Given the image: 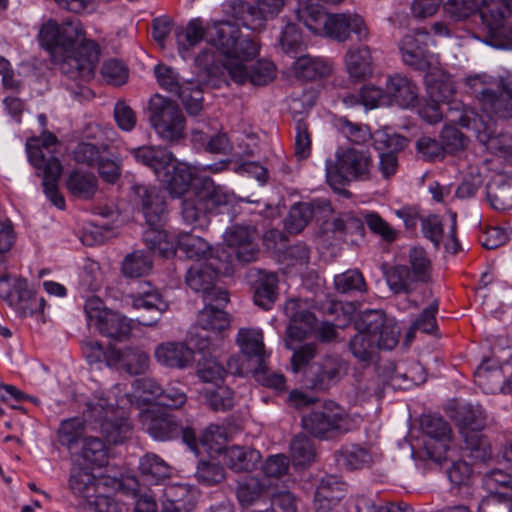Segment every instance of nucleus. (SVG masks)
<instances>
[{"instance_id":"f257e3e1","label":"nucleus","mask_w":512,"mask_h":512,"mask_svg":"<svg viewBox=\"0 0 512 512\" xmlns=\"http://www.w3.org/2000/svg\"><path fill=\"white\" fill-rule=\"evenodd\" d=\"M135 161L153 171L173 198L184 196L194 179L191 167L178 161L162 146H140L129 150Z\"/></svg>"},{"instance_id":"f03ea898","label":"nucleus","mask_w":512,"mask_h":512,"mask_svg":"<svg viewBox=\"0 0 512 512\" xmlns=\"http://www.w3.org/2000/svg\"><path fill=\"white\" fill-rule=\"evenodd\" d=\"M208 43L225 57L224 68L232 60L254 59L259 52L257 40L243 35L239 26L228 20L208 22Z\"/></svg>"},{"instance_id":"7ed1b4c3","label":"nucleus","mask_w":512,"mask_h":512,"mask_svg":"<svg viewBox=\"0 0 512 512\" xmlns=\"http://www.w3.org/2000/svg\"><path fill=\"white\" fill-rule=\"evenodd\" d=\"M57 144L52 133L43 136L40 146H27L30 163L42 172V186L46 197L58 209L65 208V199L58 191V182L62 173V164L51 149Z\"/></svg>"},{"instance_id":"20e7f679","label":"nucleus","mask_w":512,"mask_h":512,"mask_svg":"<svg viewBox=\"0 0 512 512\" xmlns=\"http://www.w3.org/2000/svg\"><path fill=\"white\" fill-rule=\"evenodd\" d=\"M477 12L486 30L483 42L497 49H512V26L507 22L512 0H481Z\"/></svg>"},{"instance_id":"39448f33","label":"nucleus","mask_w":512,"mask_h":512,"mask_svg":"<svg viewBox=\"0 0 512 512\" xmlns=\"http://www.w3.org/2000/svg\"><path fill=\"white\" fill-rule=\"evenodd\" d=\"M373 162L368 150L348 148L337 155V161L326 165V177L331 187L338 189L353 180H368Z\"/></svg>"},{"instance_id":"423d86ee","label":"nucleus","mask_w":512,"mask_h":512,"mask_svg":"<svg viewBox=\"0 0 512 512\" xmlns=\"http://www.w3.org/2000/svg\"><path fill=\"white\" fill-rule=\"evenodd\" d=\"M119 399L113 391L108 394L103 392L96 395V401L88 403L89 417L101 425V430L109 441L114 444L122 443L130 434L132 426L123 415L116 417V408Z\"/></svg>"},{"instance_id":"0eeeda50","label":"nucleus","mask_w":512,"mask_h":512,"mask_svg":"<svg viewBox=\"0 0 512 512\" xmlns=\"http://www.w3.org/2000/svg\"><path fill=\"white\" fill-rule=\"evenodd\" d=\"M148 109L149 121L160 138L176 142L183 137L185 116L175 101L155 94L149 100Z\"/></svg>"},{"instance_id":"6e6552de","label":"nucleus","mask_w":512,"mask_h":512,"mask_svg":"<svg viewBox=\"0 0 512 512\" xmlns=\"http://www.w3.org/2000/svg\"><path fill=\"white\" fill-rule=\"evenodd\" d=\"M302 427L314 437L328 439L335 433H346L353 429V419L344 408L333 401L302 417Z\"/></svg>"},{"instance_id":"1a4fd4ad","label":"nucleus","mask_w":512,"mask_h":512,"mask_svg":"<svg viewBox=\"0 0 512 512\" xmlns=\"http://www.w3.org/2000/svg\"><path fill=\"white\" fill-rule=\"evenodd\" d=\"M230 271L231 267L224 265L221 261L194 264L188 269L185 282L196 293L202 294L204 303L215 300L218 304H227L229 301L228 292L215 287L214 283L219 274H227Z\"/></svg>"},{"instance_id":"9d476101","label":"nucleus","mask_w":512,"mask_h":512,"mask_svg":"<svg viewBox=\"0 0 512 512\" xmlns=\"http://www.w3.org/2000/svg\"><path fill=\"white\" fill-rule=\"evenodd\" d=\"M84 37L82 24L76 18L69 19L61 25L50 19L41 26L38 33L40 46L52 56L71 51Z\"/></svg>"},{"instance_id":"9b49d317","label":"nucleus","mask_w":512,"mask_h":512,"mask_svg":"<svg viewBox=\"0 0 512 512\" xmlns=\"http://www.w3.org/2000/svg\"><path fill=\"white\" fill-rule=\"evenodd\" d=\"M283 6L284 0H231L226 12L242 26L252 31H261L266 21L275 17Z\"/></svg>"},{"instance_id":"f8f14e48","label":"nucleus","mask_w":512,"mask_h":512,"mask_svg":"<svg viewBox=\"0 0 512 512\" xmlns=\"http://www.w3.org/2000/svg\"><path fill=\"white\" fill-rule=\"evenodd\" d=\"M146 431L159 441H168L181 435L183 442L192 452L197 451L196 432L191 427L183 428L177 418L162 410H150L144 415Z\"/></svg>"},{"instance_id":"ddd939ff","label":"nucleus","mask_w":512,"mask_h":512,"mask_svg":"<svg viewBox=\"0 0 512 512\" xmlns=\"http://www.w3.org/2000/svg\"><path fill=\"white\" fill-rule=\"evenodd\" d=\"M62 57L61 72L72 80H88L92 77L98 61L99 46L85 37L71 51L59 53Z\"/></svg>"},{"instance_id":"4468645a","label":"nucleus","mask_w":512,"mask_h":512,"mask_svg":"<svg viewBox=\"0 0 512 512\" xmlns=\"http://www.w3.org/2000/svg\"><path fill=\"white\" fill-rule=\"evenodd\" d=\"M357 331L380 339L384 350L394 349L399 342L400 328L393 319H388L382 310H365L354 321Z\"/></svg>"},{"instance_id":"2eb2a0df","label":"nucleus","mask_w":512,"mask_h":512,"mask_svg":"<svg viewBox=\"0 0 512 512\" xmlns=\"http://www.w3.org/2000/svg\"><path fill=\"white\" fill-rule=\"evenodd\" d=\"M421 429L429 438L424 443L427 457L432 461L442 464L447 459V451L451 440L450 424L438 414H426L420 420Z\"/></svg>"},{"instance_id":"dca6fc26","label":"nucleus","mask_w":512,"mask_h":512,"mask_svg":"<svg viewBox=\"0 0 512 512\" xmlns=\"http://www.w3.org/2000/svg\"><path fill=\"white\" fill-rule=\"evenodd\" d=\"M430 33L425 29H415L405 35L399 43L403 62L415 70L426 72L432 65L433 54L428 50Z\"/></svg>"},{"instance_id":"f3484780","label":"nucleus","mask_w":512,"mask_h":512,"mask_svg":"<svg viewBox=\"0 0 512 512\" xmlns=\"http://www.w3.org/2000/svg\"><path fill=\"white\" fill-rule=\"evenodd\" d=\"M257 236L256 228L236 224L226 230L224 239L233 250L236 259L240 263L248 264L256 261L259 255Z\"/></svg>"},{"instance_id":"a211bd4d","label":"nucleus","mask_w":512,"mask_h":512,"mask_svg":"<svg viewBox=\"0 0 512 512\" xmlns=\"http://www.w3.org/2000/svg\"><path fill=\"white\" fill-rule=\"evenodd\" d=\"M251 59L232 60L226 64V70L231 79L244 84L250 82L255 86L267 85L275 77V66L267 60H260L251 66L245 64Z\"/></svg>"},{"instance_id":"6ab92c4d","label":"nucleus","mask_w":512,"mask_h":512,"mask_svg":"<svg viewBox=\"0 0 512 512\" xmlns=\"http://www.w3.org/2000/svg\"><path fill=\"white\" fill-rule=\"evenodd\" d=\"M134 200L142 206L146 223L150 229H159L166 217V204L154 187L135 183L131 186Z\"/></svg>"},{"instance_id":"aec40b11","label":"nucleus","mask_w":512,"mask_h":512,"mask_svg":"<svg viewBox=\"0 0 512 512\" xmlns=\"http://www.w3.org/2000/svg\"><path fill=\"white\" fill-rule=\"evenodd\" d=\"M353 32L359 41H366L369 31L361 16L351 13L329 14L326 36L339 42L346 41Z\"/></svg>"},{"instance_id":"412c9836","label":"nucleus","mask_w":512,"mask_h":512,"mask_svg":"<svg viewBox=\"0 0 512 512\" xmlns=\"http://www.w3.org/2000/svg\"><path fill=\"white\" fill-rule=\"evenodd\" d=\"M496 87L481 99V109L490 117L509 119L512 117V76L501 78Z\"/></svg>"},{"instance_id":"4be33fe9","label":"nucleus","mask_w":512,"mask_h":512,"mask_svg":"<svg viewBox=\"0 0 512 512\" xmlns=\"http://www.w3.org/2000/svg\"><path fill=\"white\" fill-rule=\"evenodd\" d=\"M385 96L388 104L408 109L418 103L419 89L411 79L397 73L387 78Z\"/></svg>"},{"instance_id":"5701e85b","label":"nucleus","mask_w":512,"mask_h":512,"mask_svg":"<svg viewBox=\"0 0 512 512\" xmlns=\"http://www.w3.org/2000/svg\"><path fill=\"white\" fill-rule=\"evenodd\" d=\"M314 388L325 390L336 384L348 370L347 362L339 355H326L311 366Z\"/></svg>"},{"instance_id":"b1692460","label":"nucleus","mask_w":512,"mask_h":512,"mask_svg":"<svg viewBox=\"0 0 512 512\" xmlns=\"http://www.w3.org/2000/svg\"><path fill=\"white\" fill-rule=\"evenodd\" d=\"M149 362L148 354L138 347H125L124 349L114 347L108 354V367L123 370L130 375L145 373Z\"/></svg>"},{"instance_id":"393cba45","label":"nucleus","mask_w":512,"mask_h":512,"mask_svg":"<svg viewBox=\"0 0 512 512\" xmlns=\"http://www.w3.org/2000/svg\"><path fill=\"white\" fill-rule=\"evenodd\" d=\"M130 297L132 299L133 308L137 310L143 309L152 314L150 318H138V322L144 326L156 324L162 313L169 307L159 291L152 289L149 283H145V288L132 294Z\"/></svg>"},{"instance_id":"a878e982","label":"nucleus","mask_w":512,"mask_h":512,"mask_svg":"<svg viewBox=\"0 0 512 512\" xmlns=\"http://www.w3.org/2000/svg\"><path fill=\"white\" fill-rule=\"evenodd\" d=\"M223 462L235 473H250L261 462V453L251 446L231 445L222 451Z\"/></svg>"},{"instance_id":"bb28decb","label":"nucleus","mask_w":512,"mask_h":512,"mask_svg":"<svg viewBox=\"0 0 512 512\" xmlns=\"http://www.w3.org/2000/svg\"><path fill=\"white\" fill-rule=\"evenodd\" d=\"M155 358L163 366L184 369L194 361V352L181 342H166L155 349Z\"/></svg>"},{"instance_id":"cd10ccee","label":"nucleus","mask_w":512,"mask_h":512,"mask_svg":"<svg viewBox=\"0 0 512 512\" xmlns=\"http://www.w3.org/2000/svg\"><path fill=\"white\" fill-rule=\"evenodd\" d=\"M311 106H305L301 99L292 98L290 110L295 119V144L294 154L298 159H306L311 154L312 139L308 130V124L301 116L303 112H307Z\"/></svg>"},{"instance_id":"c85d7f7f","label":"nucleus","mask_w":512,"mask_h":512,"mask_svg":"<svg viewBox=\"0 0 512 512\" xmlns=\"http://www.w3.org/2000/svg\"><path fill=\"white\" fill-rule=\"evenodd\" d=\"M345 66L349 77L356 82L373 74V59L368 46L351 47L345 54Z\"/></svg>"},{"instance_id":"c756f323","label":"nucleus","mask_w":512,"mask_h":512,"mask_svg":"<svg viewBox=\"0 0 512 512\" xmlns=\"http://www.w3.org/2000/svg\"><path fill=\"white\" fill-rule=\"evenodd\" d=\"M95 325L101 335L117 341L127 339L132 330L130 321L125 316L110 309L102 310Z\"/></svg>"},{"instance_id":"7c9ffc66","label":"nucleus","mask_w":512,"mask_h":512,"mask_svg":"<svg viewBox=\"0 0 512 512\" xmlns=\"http://www.w3.org/2000/svg\"><path fill=\"white\" fill-rule=\"evenodd\" d=\"M344 483L329 476L321 480L315 491L314 509L316 512H330L344 497Z\"/></svg>"},{"instance_id":"2f4dec72","label":"nucleus","mask_w":512,"mask_h":512,"mask_svg":"<svg viewBox=\"0 0 512 512\" xmlns=\"http://www.w3.org/2000/svg\"><path fill=\"white\" fill-rule=\"evenodd\" d=\"M208 22L204 25L200 18L191 19L187 25L176 31V40L179 53L183 59L188 58L190 49H193L204 39L208 40Z\"/></svg>"},{"instance_id":"473e14b6","label":"nucleus","mask_w":512,"mask_h":512,"mask_svg":"<svg viewBox=\"0 0 512 512\" xmlns=\"http://www.w3.org/2000/svg\"><path fill=\"white\" fill-rule=\"evenodd\" d=\"M178 250L185 257L200 261L209 260V262L220 261V255L214 257L215 250L202 237L191 233H180L177 238ZM218 253V250H216Z\"/></svg>"},{"instance_id":"72a5a7b5","label":"nucleus","mask_w":512,"mask_h":512,"mask_svg":"<svg viewBox=\"0 0 512 512\" xmlns=\"http://www.w3.org/2000/svg\"><path fill=\"white\" fill-rule=\"evenodd\" d=\"M386 283L395 294H410L420 282L407 265L382 266Z\"/></svg>"},{"instance_id":"f704fd0d","label":"nucleus","mask_w":512,"mask_h":512,"mask_svg":"<svg viewBox=\"0 0 512 512\" xmlns=\"http://www.w3.org/2000/svg\"><path fill=\"white\" fill-rule=\"evenodd\" d=\"M278 297V277L276 273L258 271L254 281V303L264 310H269Z\"/></svg>"},{"instance_id":"c9c22d12","label":"nucleus","mask_w":512,"mask_h":512,"mask_svg":"<svg viewBox=\"0 0 512 512\" xmlns=\"http://www.w3.org/2000/svg\"><path fill=\"white\" fill-rule=\"evenodd\" d=\"M100 479H97L88 468L75 464L70 473L69 487L76 496L87 500L95 498L100 494Z\"/></svg>"},{"instance_id":"e433bc0d","label":"nucleus","mask_w":512,"mask_h":512,"mask_svg":"<svg viewBox=\"0 0 512 512\" xmlns=\"http://www.w3.org/2000/svg\"><path fill=\"white\" fill-rule=\"evenodd\" d=\"M197 191L209 214L221 212L222 208L230 205L233 201V194L217 185L209 177L203 178L201 187Z\"/></svg>"},{"instance_id":"4c0bfd02","label":"nucleus","mask_w":512,"mask_h":512,"mask_svg":"<svg viewBox=\"0 0 512 512\" xmlns=\"http://www.w3.org/2000/svg\"><path fill=\"white\" fill-rule=\"evenodd\" d=\"M451 419L460 430H482L486 425L485 410L479 404H459L451 410Z\"/></svg>"},{"instance_id":"58836bf2","label":"nucleus","mask_w":512,"mask_h":512,"mask_svg":"<svg viewBox=\"0 0 512 512\" xmlns=\"http://www.w3.org/2000/svg\"><path fill=\"white\" fill-rule=\"evenodd\" d=\"M294 71L297 78L313 81L328 77L332 72V63L321 57L302 55L294 62Z\"/></svg>"},{"instance_id":"ea45409f","label":"nucleus","mask_w":512,"mask_h":512,"mask_svg":"<svg viewBox=\"0 0 512 512\" xmlns=\"http://www.w3.org/2000/svg\"><path fill=\"white\" fill-rule=\"evenodd\" d=\"M161 512H190L195 507L194 494L185 485H172L164 489Z\"/></svg>"},{"instance_id":"a19ab883","label":"nucleus","mask_w":512,"mask_h":512,"mask_svg":"<svg viewBox=\"0 0 512 512\" xmlns=\"http://www.w3.org/2000/svg\"><path fill=\"white\" fill-rule=\"evenodd\" d=\"M204 308L197 317V326L203 331L220 332L229 326L228 314L221 308L225 304H218L215 300L204 303Z\"/></svg>"},{"instance_id":"79ce46f5","label":"nucleus","mask_w":512,"mask_h":512,"mask_svg":"<svg viewBox=\"0 0 512 512\" xmlns=\"http://www.w3.org/2000/svg\"><path fill=\"white\" fill-rule=\"evenodd\" d=\"M139 471L145 481L158 484L172 474L171 466L154 453H146L139 460Z\"/></svg>"},{"instance_id":"37998d69","label":"nucleus","mask_w":512,"mask_h":512,"mask_svg":"<svg viewBox=\"0 0 512 512\" xmlns=\"http://www.w3.org/2000/svg\"><path fill=\"white\" fill-rule=\"evenodd\" d=\"M97 183V178L93 173L74 170L66 180V188L72 196L89 200L97 191Z\"/></svg>"},{"instance_id":"c03bdc74","label":"nucleus","mask_w":512,"mask_h":512,"mask_svg":"<svg viewBox=\"0 0 512 512\" xmlns=\"http://www.w3.org/2000/svg\"><path fill=\"white\" fill-rule=\"evenodd\" d=\"M335 458L338 465L348 470H358L372 463L370 451L358 444H349L336 451Z\"/></svg>"},{"instance_id":"a18cd8bd","label":"nucleus","mask_w":512,"mask_h":512,"mask_svg":"<svg viewBox=\"0 0 512 512\" xmlns=\"http://www.w3.org/2000/svg\"><path fill=\"white\" fill-rule=\"evenodd\" d=\"M348 350L359 362L370 363L378 350H384L380 339L357 332L348 342Z\"/></svg>"},{"instance_id":"49530a36","label":"nucleus","mask_w":512,"mask_h":512,"mask_svg":"<svg viewBox=\"0 0 512 512\" xmlns=\"http://www.w3.org/2000/svg\"><path fill=\"white\" fill-rule=\"evenodd\" d=\"M427 93L430 100L442 103L448 110H459L461 104L452 100L455 88L450 78L442 75L439 78L427 80Z\"/></svg>"},{"instance_id":"de8ad7c7","label":"nucleus","mask_w":512,"mask_h":512,"mask_svg":"<svg viewBox=\"0 0 512 512\" xmlns=\"http://www.w3.org/2000/svg\"><path fill=\"white\" fill-rule=\"evenodd\" d=\"M181 215L183 221L193 228H203L208 225L209 213L200 199L198 191L193 196L182 200Z\"/></svg>"},{"instance_id":"09e8293b","label":"nucleus","mask_w":512,"mask_h":512,"mask_svg":"<svg viewBox=\"0 0 512 512\" xmlns=\"http://www.w3.org/2000/svg\"><path fill=\"white\" fill-rule=\"evenodd\" d=\"M481 430H461L464 450L474 462H484L491 456V447Z\"/></svg>"},{"instance_id":"8fccbe9b","label":"nucleus","mask_w":512,"mask_h":512,"mask_svg":"<svg viewBox=\"0 0 512 512\" xmlns=\"http://www.w3.org/2000/svg\"><path fill=\"white\" fill-rule=\"evenodd\" d=\"M237 344L246 356L256 357L259 364L264 362L265 350L261 330L241 328L238 331Z\"/></svg>"},{"instance_id":"3c124183","label":"nucleus","mask_w":512,"mask_h":512,"mask_svg":"<svg viewBox=\"0 0 512 512\" xmlns=\"http://www.w3.org/2000/svg\"><path fill=\"white\" fill-rule=\"evenodd\" d=\"M269 486V480L266 478L247 477L238 482L236 489L237 499L243 507L250 506L262 497Z\"/></svg>"},{"instance_id":"603ef678","label":"nucleus","mask_w":512,"mask_h":512,"mask_svg":"<svg viewBox=\"0 0 512 512\" xmlns=\"http://www.w3.org/2000/svg\"><path fill=\"white\" fill-rule=\"evenodd\" d=\"M80 456L84 464L94 467H103L108 463V447L103 440L97 437H86L84 439Z\"/></svg>"},{"instance_id":"864d4df0","label":"nucleus","mask_w":512,"mask_h":512,"mask_svg":"<svg viewBox=\"0 0 512 512\" xmlns=\"http://www.w3.org/2000/svg\"><path fill=\"white\" fill-rule=\"evenodd\" d=\"M144 240L147 247L163 258L174 256L178 250V243L168 239V235L164 230L149 229L144 234Z\"/></svg>"},{"instance_id":"5fc2aeb1","label":"nucleus","mask_w":512,"mask_h":512,"mask_svg":"<svg viewBox=\"0 0 512 512\" xmlns=\"http://www.w3.org/2000/svg\"><path fill=\"white\" fill-rule=\"evenodd\" d=\"M152 269V258L148 252L134 251L128 254L122 263V273L128 278L147 275Z\"/></svg>"},{"instance_id":"6e6d98bb","label":"nucleus","mask_w":512,"mask_h":512,"mask_svg":"<svg viewBox=\"0 0 512 512\" xmlns=\"http://www.w3.org/2000/svg\"><path fill=\"white\" fill-rule=\"evenodd\" d=\"M313 215L314 203L302 202L294 204L285 219L286 230L292 234L301 232L308 225Z\"/></svg>"},{"instance_id":"4d7b16f0","label":"nucleus","mask_w":512,"mask_h":512,"mask_svg":"<svg viewBox=\"0 0 512 512\" xmlns=\"http://www.w3.org/2000/svg\"><path fill=\"white\" fill-rule=\"evenodd\" d=\"M328 15L321 7L316 5L305 6L298 10L297 17L303 25L315 35H324Z\"/></svg>"},{"instance_id":"13d9d810","label":"nucleus","mask_w":512,"mask_h":512,"mask_svg":"<svg viewBox=\"0 0 512 512\" xmlns=\"http://www.w3.org/2000/svg\"><path fill=\"white\" fill-rule=\"evenodd\" d=\"M409 268L420 283H427L431 278L432 264L427 252L422 247H413L408 253Z\"/></svg>"},{"instance_id":"bf43d9fd","label":"nucleus","mask_w":512,"mask_h":512,"mask_svg":"<svg viewBox=\"0 0 512 512\" xmlns=\"http://www.w3.org/2000/svg\"><path fill=\"white\" fill-rule=\"evenodd\" d=\"M202 396L205 403L214 411H227L234 406V393L227 386L205 388Z\"/></svg>"},{"instance_id":"052dcab7","label":"nucleus","mask_w":512,"mask_h":512,"mask_svg":"<svg viewBox=\"0 0 512 512\" xmlns=\"http://www.w3.org/2000/svg\"><path fill=\"white\" fill-rule=\"evenodd\" d=\"M197 374L204 382H211L217 384L222 382L226 369L222 363L212 355H204L198 360Z\"/></svg>"},{"instance_id":"680f3d73","label":"nucleus","mask_w":512,"mask_h":512,"mask_svg":"<svg viewBox=\"0 0 512 512\" xmlns=\"http://www.w3.org/2000/svg\"><path fill=\"white\" fill-rule=\"evenodd\" d=\"M290 452L295 465L303 466L311 463L315 457V449L311 439L297 435L290 443Z\"/></svg>"},{"instance_id":"e2e57ef3","label":"nucleus","mask_w":512,"mask_h":512,"mask_svg":"<svg viewBox=\"0 0 512 512\" xmlns=\"http://www.w3.org/2000/svg\"><path fill=\"white\" fill-rule=\"evenodd\" d=\"M85 431V423L82 419L74 417L63 420L58 429L59 442L71 448L82 437Z\"/></svg>"},{"instance_id":"0e129e2a","label":"nucleus","mask_w":512,"mask_h":512,"mask_svg":"<svg viewBox=\"0 0 512 512\" xmlns=\"http://www.w3.org/2000/svg\"><path fill=\"white\" fill-rule=\"evenodd\" d=\"M334 285L338 292H364L366 282L362 273L357 269H350L334 277Z\"/></svg>"},{"instance_id":"69168bd1","label":"nucleus","mask_w":512,"mask_h":512,"mask_svg":"<svg viewBox=\"0 0 512 512\" xmlns=\"http://www.w3.org/2000/svg\"><path fill=\"white\" fill-rule=\"evenodd\" d=\"M498 81L487 74L469 75L464 79L467 92L477 98L479 105H481L482 97L489 94L493 87H496Z\"/></svg>"},{"instance_id":"338daca9","label":"nucleus","mask_w":512,"mask_h":512,"mask_svg":"<svg viewBox=\"0 0 512 512\" xmlns=\"http://www.w3.org/2000/svg\"><path fill=\"white\" fill-rule=\"evenodd\" d=\"M99 175L109 184L116 183L122 173V161L118 156L103 154L97 163Z\"/></svg>"},{"instance_id":"774afa93","label":"nucleus","mask_w":512,"mask_h":512,"mask_svg":"<svg viewBox=\"0 0 512 512\" xmlns=\"http://www.w3.org/2000/svg\"><path fill=\"white\" fill-rule=\"evenodd\" d=\"M280 45L282 50L292 57L302 51L304 47L302 35L295 24L288 23L284 27L280 36Z\"/></svg>"}]
</instances>
